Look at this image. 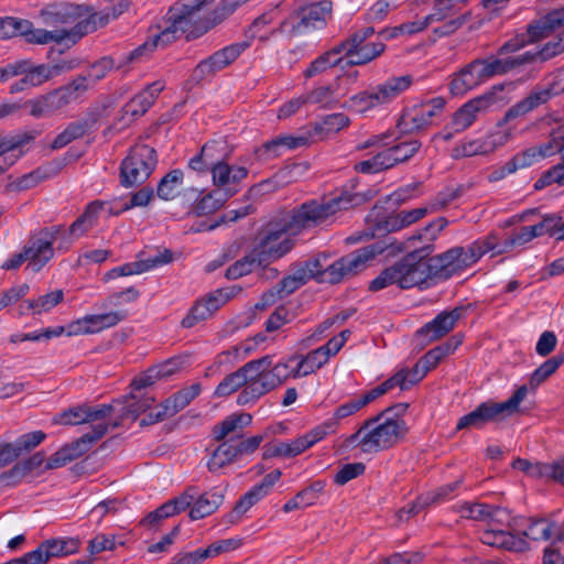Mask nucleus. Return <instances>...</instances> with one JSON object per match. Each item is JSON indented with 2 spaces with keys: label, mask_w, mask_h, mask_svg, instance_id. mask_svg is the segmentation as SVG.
Segmentation results:
<instances>
[{
  "label": "nucleus",
  "mask_w": 564,
  "mask_h": 564,
  "mask_svg": "<svg viewBox=\"0 0 564 564\" xmlns=\"http://www.w3.org/2000/svg\"><path fill=\"white\" fill-rule=\"evenodd\" d=\"M350 203V197L343 195L329 199H312L303 203L284 217L265 225L258 234L257 242L252 249L254 256L259 258L264 267L282 258L294 246L292 237L323 224L339 210L348 209Z\"/></svg>",
  "instance_id": "nucleus-1"
},
{
  "label": "nucleus",
  "mask_w": 564,
  "mask_h": 564,
  "mask_svg": "<svg viewBox=\"0 0 564 564\" xmlns=\"http://www.w3.org/2000/svg\"><path fill=\"white\" fill-rule=\"evenodd\" d=\"M408 408V403H399L365 420L355 433L344 437L341 447L358 449L362 454H377L393 447L408 433L402 417Z\"/></svg>",
  "instance_id": "nucleus-2"
},
{
  "label": "nucleus",
  "mask_w": 564,
  "mask_h": 564,
  "mask_svg": "<svg viewBox=\"0 0 564 564\" xmlns=\"http://www.w3.org/2000/svg\"><path fill=\"white\" fill-rule=\"evenodd\" d=\"M379 397H381L380 391L376 387L362 395L346 401L334 410L330 417L314 426L305 434L288 442L265 445L264 456L292 458L304 453L328 435L335 434L343 420L355 415Z\"/></svg>",
  "instance_id": "nucleus-3"
},
{
  "label": "nucleus",
  "mask_w": 564,
  "mask_h": 564,
  "mask_svg": "<svg viewBox=\"0 0 564 564\" xmlns=\"http://www.w3.org/2000/svg\"><path fill=\"white\" fill-rule=\"evenodd\" d=\"M425 248L409 252L402 259L386 268L370 282L369 289L371 291H379L393 284L401 289L427 288L429 281L435 276L431 259L422 254Z\"/></svg>",
  "instance_id": "nucleus-4"
},
{
  "label": "nucleus",
  "mask_w": 564,
  "mask_h": 564,
  "mask_svg": "<svg viewBox=\"0 0 564 564\" xmlns=\"http://www.w3.org/2000/svg\"><path fill=\"white\" fill-rule=\"evenodd\" d=\"M383 251V246L373 243L336 260L325 269H323L318 259L308 260L299 269L307 275V281L317 278L323 282L335 284L339 283L346 276L356 274L358 271L365 269L368 261L381 254Z\"/></svg>",
  "instance_id": "nucleus-5"
},
{
  "label": "nucleus",
  "mask_w": 564,
  "mask_h": 564,
  "mask_svg": "<svg viewBox=\"0 0 564 564\" xmlns=\"http://www.w3.org/2000/svg\"><path fill=\"white\" fill-rule=\"evenodd\" d=\"M207 0H182L176 2L166 13V26L160 32L153 34L152 39L145 41L142 45L131 51L127 59L129 62L138 61L145 54H149L158 46H165L176 40L180 33L189 30L194 11Z\"/></svg>",
  "instance_id": "nucleus-6"
},
{
  "label": "nucleus",
  "mask_w": 564,
  "mask_h": 564,
  "mask_svg": "<svg viewBox=\"0 0 564 564\" xmlns=\"http://www.w3.org/2000/svg\"><path fill=\"white\" fill-rule=\"evenodd\" d=\"M554 95L555 93L552 87L534 88L525 98L511 106L496 127L484 134L488 153H494L513 140L514 129L507 127L508 122L523 117L541 105L546 104Z\"/></svg>",
  "instance_id": "nucleus-7"
},
{
  "label": "nucleus",
  "mask_w": 564,
  "mask_h": 564,
  "mask_svg": "<svg viewBox=\"0 0 564 564\" xmlns=\"http://www.w3.org/2000/svg\"><path fill=\"white\" fill-rule=\"evenodd\" d=\"M495 247L492 237H484L467 247H453L434 258H430L434 276L436 279H449L470 268Z\"/></svg>",
  "instance_id": "nucleus-8"
},
{
  "label": "nucleus",
  "mask_w": 564,
  "mask_h": 564,
  "mask_svg": "<svg viewBox=\"0 0 564 564\" xmlns=\"http://www.w3.org/2000/svg\"><path fill=\"white\" fill-rule=\"evenodd\" d=\"M332 10L330 0L301 4L281 21L278 32L292 39L323 29L332 15Z\"/></svg>",
  "instance_id": "nucleus-9"
},
{
  "label": "nucleus",
  "mask_w": 564,
  "mask_h": 564,
  "mask_svg": "<svg viewBox=\"0 0 564 564\" xmlns=\"http://www.w3.org/2000/svg\"><path fill=\"white\" fill-rule=\"evenodd\" d=\"M528 394L525 384L519 387L514 393L503 402L486 401L477 405L471 412L463 415L457 424L456 430L464 429H481L490 422H498L511 416L519 410L520 403Z\"/></svg>",
  "instance_id": "nucleus-10"
},
{
  "label": "nucleus",
  "mask_w": 564,
  "mask_h": 564,
  "mask_svg": "<svg viewBox=\"0 0 564 564\" xmlns=\"http://www.w3.org/2000/svg\"><path fill=\"white\" fill-rule=\"evenodd\" d=\"M87 91L85 79L75 77L68 84L29 100L30 115L42 118L62 112L69 105L79 102Z\"/></svg>",
  "instance_id": "nucleus-11"
},
{
  "label": "nucleus",
  "mask_w": 564,
  "mask_h": 564,
  "mask_svg": "<svg viewBox=\"0 0 564 564\" xmlns=\"http://www.w3.org/2000/svg\"><path fill=\"white\" fill-rule=\"evenodd\" d=\"M264 362L261 360H250L238 370L227 375L215 388L214 397L226 398L242 389L237 397V403L239 405H248L256 402L261 397L251 395L250 388H252L251 384L253 382H258L257 377L259 372L257 371Z\"/></svg>",
  "instance_id": "nucleus-12"
},
{
  "label": "nucleus",
  "mask_w": 564,
  "mask_h": 564,
  "mask_svg": "<svg viewBox=\"0 0 564 564\" xmlns=\"http://www.w3.org/2000/svg\"><path fill=\"white\" fill-rule=\"evenodd\" d=\"M373 34L375 29L367 26L356 31L337 45L340 54L347 58L348 65H366L384 52L386 44L382 41H370Z\"/></svg>",
  "instance_id": "nucleus-13"
},
{
  "label": "nucleus",
  "mask_w": 564,
  "mask_h": 564,
  "mask_svg": "<svg viewBox=\"0 0 564 564\" xmlns=\"http://www.w3.org/2000/svg\"><path fill=\"white\" fill-rule=\"evenodd\" d=\"M296 359V355H292L286 360L273 365L272 357L269 355L259 358L258 360L265 362L257 371L259 372V376L257 377L258 382H253L251 384V395L262 397L276 387L281 386L289 378H303L302 376H295L297 362Z\"/></svg>",
  "instance_id": "nucleus-14"
},
{
  "label": "nucleus",
  "mask_w": 564,
  "mask_h": 564,
  "mask_svg": "<svg viewBox=\"0 0 564 564\" xmlns=\"http://www.w3.org/2000/svg\"><path fill=\"white\" fill-rule=\"evenodd\" d=\"M155 150L147 144L134 145L120 166L121 184L126 187L148 180L156 165Z\"/></svg>",
  "instance_id": "nucleus-15"
},
{
  "label": "nucleus",
  "mask_w": 564,
  "mask_h": 564,
  "mask_svg": "<svg viewBox=\"0 0 564 564\" xmlns=\"http://www.w3.org/2000/svg\"><path fill=\"white\" fill-rule=\"evenodd\" d=\"M40 18L43 24L53 30L62 28L74 30L79 23L90 20L91 7L67 1L55 2L43 8L40 11Z\"/></svg>",
  "instance_id": "nucleus-16"
},
{
  "label": "nucleus",
  "mask_w": 564,
  "mask_h": 564,
  "mask_svg": "<svg viewBox=\"0 0 564 564\" xmlns=\"http://www.w3.org/2000/svg\"><path fill=\"white\" fill-rule=\"evenodd\" d=\"M59 232V226H52L40 230L29 239L23 248L28 259V269L39 272L54 257L53 245Z\"/></svg>",
  "instance_id": "nucleus-17"
},
{
  "label": "nucleus",
  "mask_w": 564,
  "mask_h": 564,
  "mask_svg": "<svg viewBox=\"0 0 564 564\" xmlns=\"http://www.w3.org/2000/svg\"><path fill=\"white\" fill-rule=\"evenodd\" d=\"M77 66L75 61L62 59L55 64H34L31 59H17L13 62V77L26 75L33 87H39L63 73L73 70Z\"/></svg>",
  "instance_id": "nucleus-18"
},
{
  "label": "nucleus",
  "mask_w": 564,
  "mask_h": 564,
  "mask_svg": "<svg viewBox=\"0 0 564 564\" xmlns=\"http://www.w3.org/2000/svg\"><path fill=\"white\" fill-rule=\"evenodd\" d=\"M229 152L223 150L218 155L212 173L214 186L224 191L227 197L236 195L241 189V183L248 176V169L242 165H230Z\"/></svg>",
  "instance_id": "nucleus-19"
},
{
  "label": "nucleus",
  "mask_w": 564,
  "mask_h": 564,
  "mask_svg": "<svg viewBox=\"0 0 564 564\" xmlns=\"http://www.w3.org/2000/svg\"><path fill=\"white\" fill-rule=\"evenodd\" d=\"M108 431V425L99 423L93 432L83 434L78 440L66 444L56 451L46 462V469H57L77 459L85 454L90 446L100 440Z\"/></svg>",
  "instance_id": "nucleus-20"
},
{
  "label": "nucleus",
  "mask_w": 564,
  "mask_h": 564,
  "mask_svg": "<svg viewBox=\"0 0 564 564\" xmlns=\"http://www.w3.org/2000/svg\"><path fill=\"white\" fill-rule=\"evenodd\" d=\"M488 106L486 97H477L465 102L452 116L451 121L437 133L433 140H452L456 134L464 132L474 124L478 113Z\"/></svg>",
  "instance_id": "nucleus-21"
},
{
  "label": "nucleus",
  "mask_w": 564,
  "mask_h": 564,
  "mask_svg": "<svg viewBox=\"0 0 564 564\" xmlns=\"http://www.w3.org/2000/svg\"><path fill=\"white\" fill-rule=\"evenodd\" d=\"M113 410L115 406L112 404H100L96 406L86 404L76 405L59 413L54 421L66 425L91 423V432L94 431V426L99 423L107 424L108 427H117L119 425L117 421H113L112 423L106 422V419L111 412H113Z\"/></svg>",
  "instance_id": "nucleus-22"
},
{
  "label": "nucleus",
  "mask_w": 564,
  "mask_h": 564,
  "mask_svg": "<svg viewBox=\"0 0 564 564\" xmlns=\"http://www.w3.org/2000/svg\"><path fill=\"white\" fill-rule=\"evenodd\" d=\"M26 26L21 28L20 36H23L25 42L30 44L69 43L74 45L85 36L83 31L85 25H80V23L74 30H66L65 28L57 30L36 29L29 20H26Z\"/></svg>",
  "instance_id": "nucleus-23"
},
{
  "label": "nucleus",
  "mask_w": 564,
  "mask_h": 564,
  "mask_svg": "<svg viewBox=\"0 0 564 564\" xmlns=\"http://www.w3.org/2000/svg\"><path fill=\"white\" fill-rule=\"evenodd\" d=\"M445 104L446 101L443 97H435L415 105L402 116L399 127L406 132L424 130L443 111Z\"/></svg>",
  "instance_id": "nucleus-24"
},
{
  "label": "nucleus",
  "mask_w": 564,
  "mask_h": 564,
  "mask_svg": "<svg viewBox=\"0 0 564 564\" xmlns=\"http://www.w3.org/2000/svg\"><path fill=\"white\" fill-rule=\"evenodd\" d=\"M123 311H112L102 314H88L68 324V336L96 334L119 324L126 318Z\"/></svg>",
  "instance_id": "nucleus-25"
},
{
  "label": "nucleus",
  "mask_w": 564,
  "mask_h": 564,
  "mask_svg": "<svg viewBox=\"0 0 564 564\" xmlns=\"http://www.w3.org/2000/svg\"><path fill=\"white\" fill-rule=\"evenodd\" d=\"M555 28L556 26L551 25L547 21L546 14L542 20L530 23L524 31L516 33L512 37L506 41L499 47V54L508 55L516 53L529 44L547 37Z\"/></svg>",
  "instance_id": "nucleus-26"
},
{
  "label": "nucleus",
  "mask_w": 564,
  "mask_h": 564,
  "mask_svg": "<svg viewBox=\"0 0 564 564\" xmlns=\"http://www.w3.org/2000/svg\"><path fill=\"white\" fill-rule=\"evenodd\" d=\"M454 1L455 0H436L434 13L427 14L415 21L402 23L391 30H386L382 32V35L384 39H393L400 34H414L423 31L430 23L443 20L452 10Z\"/></svg>",
  "instance_id": "nucleus-27"
},
{
  "label": "nucleus",
  "mask_w": 564,
  "mask_h": 564,
  "mask_svg": "<svg viewBox=\"0 0 564 564\" xmlns=\"http://www.w3.org/2000/svg\"><path fill=\"white\" fill-rule=\"evenodd\" d=\"M241 45H229L226 46L208 58L202 61L194 69V77L197 80H202L206 77L214 75L215 73L224 69L232 62H235L242 52Z\"/></svg>",
  "instance_id": "nucleus-28"
},
{
  "label": "nucleus",
  "mask_w": 564,
  "mask_h": 564,
  "mask_svg": "<svg viewBox=\"0 0 564 564\" xmlns=\"http://www.w3.org/2000/svg\"><path fill=\"white\" fill-rule=\"evenodd\" d=\"M105 2L106 7L99 11H95L91 7L90 20L80 23V25H85V28H83L85 35L95 32L99 28L106 26L110 21L119 18L128 10L131 0H105Z\"/></svg>",
  "instance_id": "nucleus-29"
},
{
  "label": "nucleus",
  "mask_w": 564,
  "mask_h": 564,
  "mask_svg": "<svg viewBox=\"0 0 564 564\" xmlns=\"http://www.w3.org/2000/svg\"><path fill=\"white\" fill-rule=\"evenodd\" d=\"M165 82L162 79L149 84L142 91L133 96L124 106L123 113L130 118L143 116L164 90Z\"/></svg>",
  "instance_id": "nucleus-30"
},
{
  "label": "nucleus",
  "mask_w": 564,
  "mask_h": 564,
  "mask_svg": "<svg viewBox=\"0 0 564 564\" xmlns=\"http://www.w3.org/2000/svg\"><path fill=\"white\" fill-rule=\"evenodd\" d=\"M462 314L463 311L458 307L449 312H442L433 321L420 328L417 334L423 336L429 343L437 340L454 329Z\"/></svg>",
  "instance_id": "nucleus-31"
},
{
  "label": "nucleus",
  "mask_w": 564,
  "mask_h": 564,
  "mask_svg": "<svg viewBox=\"0 0 564 564\" xmlns=\"http://www.w3.org/2000/svg\"><path fill=\"white\" fill-rule=\"evenodd\" d=\"M413 83L414 77L410 74H404L388 77L386 80L372 88L378 96L380 106L382 107L395 100L400 95L406 91Z\"/></svg>",
  "instance_id": "nucleus-32"
},
{
  "label": "nucleus",
  "mask_w": 564,
  "mask_h": 564,
  "mask_svg": "<svg viewBox=\"0 0 564 564\" xmlns=\"http://www.w3.org/2000/svg\"><path fill=\"white\" fill-rule=\"evenodd\" d=\"M106 204L101 202L90 203L82 216H79L68 229V239H65L64 249H68L74 239L83 237L87 231L94 228L97 224L100 212L105 208Z\"/></svg>",
  "instance_id": "nucleus-33"
},
{
  "label": "nucleus",
  "mask_w": 564,
  "mask_h": 564,
  "mask_svg": "<svg viewBox=\"0 0 564 564\" xmlns=\"http://www.w3.org/2000/svg\"><path fill=\"white\" fill-rule=\"evenodd\" d=\"M426 376L425 370L416 362L413 368L401 369L391 378L377 386L380 395H383L394 387L401 390H408L415 383L420 382Z\"/></svg>",
  "instance_id": "nucleus-34"
},
{
  "label": "nucleus",
  "mask_w": 564,
  "mask_h": 564,
  "mask_svg": "<svg viewBox=\"0 0 564 564\" xmlns=\"http://www.w3.org/2000/svg\"><path fill=\"white\" fill-rule=\"evenodd\" d=\"M490 78L496 76H503L508 73L513 72L514 69L530 64V55L520 54L517 56H507L500 55L499 48L497 50L496 55H490L486 57Z\"/></svg>",
  "instance_id": "nucleus-35"
},
{
  "label": "nucleus",
  "mask_w": 564,
  "mask_h": 564,
  "mask_svg": "<svg viewBox=\"0 0 564 564\" xmlns=\"http://www.w3.org/2000/svg\"><path fill=\"white\" fill-rule=\"evenodd\" d=\"M224 494L217 490H210L198 495L189 509V518L192 520H200L213 514L224 502Z\"/></svg>",
  "instance_id": "nucleus-36"
},
{
  "label": "nucleus",
  "mask_w": 564,
  "mask_h": 564,
  "mask_svg": "<svg viewBox=\"0 0 564 564\" xmlns=\"http://www.w3.org/2000/svg\"><path fill=\"white\" fill-rule=\"evenodd\" d=\"M223 150H226L224 142L210 141L205 143L199 153L188 161L189 169L199 173L209 171L212 174L213 166Z\"/></svg>",
  "instance_id": "nucleus-37"
},
{
  "label": "nucleus",
  "mask_w": 564,
  "mask_h": 564,
  "mask_svg": "<svg viewBox=\"0 0 564 564\" xmlns=\"http://www.w3.org/2000/svg\"><path fill=\"white\" fill-rule=\"evenodd\" d=\"M462 343H463V336L460 334L454 335L444 344L430 349L417 361V364L427 373L430 370L434 369L443 358L453 354L462 345Z\"/></svg>",
  "instance_id": "nucleus-38"
},
{
  "label": "nucleus",
  "mask_w": 564,
  "mask_h": 564,
  "mask_svg": "<svg viewBox=\"0 0 564 564\" xmlns=\"http://www.w3.org/2000/svg\"><path fill=\"white\" fill-rule=\"evenodd\" d=\"M64 299V293L62 290H55L48 292L44 295H40L37 299L25 300L20 306V314H29L32 313L34 315L47 313L56 305H58Z\"/></svg>",
  "instance_id": "nucleus-39"
},
{
  "label": "nucleus",
  "mask_w": 564,
  "mask_h": 564,
  "mask_svg": "<svg viewBox=\"0 0 564 564\" xmlns=\"http://www.w3.org/2000/svg\"><path fill=\"white\" fill-rule=\"evenodd\" d=\"M154 402V398L149 394H142L140 397L130 395L124 399L123 402L117 401L112 405L113 411L120 413V419L137 420L141 413L145 412Z\"/></svg>",
  "instance_id": "nucleus-40"
},
{
  "label": "nucleus",
  "mask_w": 564,
  "mask_h": 564,
  "mask_svg": "<svg viewBox=\"0 0 564 564\" xmlns=\"http://www.w3.org/2000/svg\"><path fill=\"white\" fill-rule=\"evenodd\" d=\"M486 237L494 238V245L496 247L491 251L495 254H502L510 251L516 246H522L530 242L532 239L536 238L538 235L533 226H524L502 241H499L498 236L495 232H490Z\"/></svg>",
  "instance_id": "nucleus-41"
},
{
  "label": "nucleus",
  "mask_w": 564,
  "mask_h": 564,
  "mask_svg": "<svg viewBox=\"0 0 564 564\" xmlns=\"http://www.w3.org/2000/svg\"><path fill=\"white\" fill-rule=\"evenodd\" d=\"M202 391V386L199 383H193L189 387H186L178 392L174 393L172 397L165 400L164 402V415H174L178 411L183 410L187 406L191 401H193L196 397L199 395Z\"/></svg>",
  "instance_id": "nucleus-42"
},
{
  "label": "nucleus",
  "mask_w": 564,
  "mask_h": 564,
  "mask_svg": "<svg viewBox=\"0 0 564 564\" xmlns=\"http://www.w3.org/2000/svg\"><path fill=\"white\" fill-rule=\"evenodd\" d=\"M296 371L295 376L306 377L316 370L321 369L328 362V358L325 356L323 350L318 347L311 350L306 355H296Z\"/></svg>",
  "instance_id": "nucleus-43"
},
{
  "label": "nucleus",
  "mask_w": 564,
  "mask_h": 564,
  "mask_svg": "<svg viewBox=\"0 0 564 564\" xmlns=\"http://www.w3.org/2000/svg\"><path fill=\"white\" fill-rule=\"evenodd\" d=\"M476 69L470 62L452 79L449 89L454 95H464L468 90L476 88L481 84L479 77L476 75Z\"/></svg>",
  "instance_id": "nucleus-44"
},
{
  "label": "nucleus",
  "mask_w": 564,
  "mask_h": 564,
  "mask_svg": "<svg viewBox=\"0 0 564 564\" xmlns=\"http://www.w3.org/2000/svg\"><path fill=\"white\" fill-rule=\"evenodd\" d=\"M476 69L470 62L452 79L449 89L454 95H464L468 90L476 88L481 84L479 77L476 75Z\"/></svg>",
  "instance_id": "nucleus-45"
},
{
  "label": "nucleus",
  "mask_w": 564,
  "mask_h": 564,
  "mask_svg": "<svg viewBox=\"0 0 564 564\" xmlns=\"http://www.w3.org/2000/svg\"><path fill=\"white\" fill-rule=\"evenodd\" d=\"M48 560L75 554L80 547L78 538H55L43 542Z\"/></svg>",
  "instance_id": "nucleus-46"
},
{
  "label": "nucleus",
  "mask_w": 564,
  "mask_h": 564,
  "mask_svg": "<svg viewBox=\"0 0 564 564\" xmlns=\"http://www.w3.org/2000/svg\"><path fill=\"white\" fill-rule=\"evenodd\" d=\"M480 541L489 546L505 549L508 551H518V544L520 543V541L510 532L494 529L485 530L480 534Z\"/></svg>",
  "instance_id": "nucleus-47"
},
{
  "label": "nucleus",
  "mask_w": 564,
  "mask_h": 564,
  "mask_svg": "<svg viewBox=\"0 0 564 564\" xmlns=\"http://www.w3.org/2000/svg\"><path fill=\"white\" fill-rule=\"evenodd\" d=\"M251 421L249 413L231 414L213 427L214 438L220 442L237 429L249 425Z\"/></svg>",
  "instance_id": "nucleus-48"
},
{
  "label": "nucleus",
  "mask_w": 564,
  "mask_h": 564,
  "mask_svg": "<svg viewBox=\"0 0 564 564\" xmlns=\"http://www.w3.org/2000/svg\"><path fill=\"white\" fill-rule=\"evenodd\" d=\"M184 173L181 170L169 172L159 183L156 194L161 199H174L181 192Z\"/></svg>",
  "instance_id": "nucleus-49"
},
{
  "label": "nucleus",
  "mask_w": 564,
  "mask_h": 564,
  "mask_svg": "<svg viewBox=\"0 0 564 564\" xmlns=\"http://www.w3.org/2000/svg\"><path fill=\"white\" fill-rule=\"evenodd\" d=\"M393 166L390 151L387 148L372 158L358 162L355 165V170L364 174H377Z\"/></svg>",
  "instance_id": "nucleus-50"
},
{
  "label": "nucleus",
  "mask_w": 564,
  "mask_h": 564,
  "mask_svg": "<svg viewBox=\"0 0 564 564\" xmlns=\"http://www.w3.org/2000/svg\"><path fill=\"white\" fill-rule=\"evenodd\" d=\"M488 154L484 135L475 139L463 140L451 151V158L454 160Z\"/></svg>",
  "instance_id": "nucleus-51"
},
{
  "label": "nucleus",
  "mask_w": 564,
  "mask_h": 564,
  "mask_svg": "<svg viewBox=\"0 0 564 564\" xmlns=\"http://www.w3.org/2000/svg\"><path fill=\"white\" fill-rule=\"evenodd\" d=\"M341 62V56L338 46L336 45L330 51L319 55L315 58L304 72L306 78H311L323 74L327 69L338 65Z\"/></svg>",
  "instance_id": "nucleus-52"
},
{
  "label": "nucleus",
  "mask_w": 564,
  "mask_h": 564,
  "mask_svg": "<svg viewBox=\"0 0 564 564\" xmlns=\"http://www.w3.org/2000/svg\"><path fill=\"white\" fill-rule=\"evenodd\" d=\"M236 445L231 441L223 442L213 453L207 466L209 471L216 473L238 457Z\"/></svg>",
  "instance_id": "nucleus-53"
},
{
  "label": "nucleus",
  "mask_w": 564,
  "mask_h": 564,
  "mask_svg": "<svg viewBox=\"0 0 564 564\" xmlns=\"http://www.w3.org/2000/svg\"><path fill=\"white\" fill-rule=\"evenodd\" d=\"M344 107L348 110L364 113L381 106L378 100V96L376 95L373 88H371L369 90H365L351 96L345 101Z\"/></svg>",
  "instance_id": "nucleus-54"
},
{
  "label": "nucleus",
  "mask_w": 564,
  "mask_h": 564,
  "mask_svg": "<svg viewBox=\"0 0 564 564\" xmlns=\"http://www.w3.org/2000/svg\"><path fill=\"white\" fill-rule=\"evenodd\" d=\"M263 267L264 265L259 260V258L254 256L253 250H251L249 254L245 256L240 260H237L226 270V278L229 280H236L249 274L256 269Z\"/></svg>",
  "instance_id": "nucleus-55"
},
{
  "label": "nucleus",
  "mask_w": 564,
  "mask_h": 564,
  "mask_svg": "<svg viewBox=\"0 0 564 564\" xmlns=\"http://www.w3.org/2000/svg\"><path fill=\"white\" fill-rule=\"evenodd\" d=\"M564 52V43L560 33L546 42L540 50L527 51L523 54L530 55V64L536 61L545 62Z\"/></svg>",
  "instance_id": "nucleus-56"
},
{
  "label": "nucleus",
  "mask_w": 564,
  "mask_h": 564,
  "mask_svg": "<svg viewBox=\"0 0 564 564\" xmlns=\"http://www.w3.org/2000/svg\"><path fill=\"white\" fill-rule=\"evenodd\" d=\"M350 124L349 118L341 113H330L325 116L315 124V131L319 134L328 135L339 132Z\"/></svg>",
  "instance_id": "nucleus-57"
},
{
  "label": "nucleus",
  "mask_w": 564,
  "mask_h": 564,
  "mask_svg": "<svg viewBox=\"0 0 564 564\" xmlns=\"http://www.w3.org/2000/svg\"><path fill=\"white\" fill-rule=\"evenodd\" d=\"M115 66L111 57H102L94 63L86 74L76 76L77 78H84L86 83V89L89 90L97 82L102 79Z\"/></svg>",
  "instance_id": "nucleus-58"
},
{
  "label": "nucleus",
  "mask_w": 564,
  "mask_h": 564,
  "mask_svg": "<svg viewBox=\"0 0 564 564\" xmlns=\"http://www.w3.org/2000/svg\"><path fill=\"white\" fill-rule=\"evenodd\" d=\"M421 142L416 139L400 141L394 145L388 147L394 166L410 160L421 148Z\"/></svg>",
  "instance_id": "nucleus-59"
},
{
  "label": "nucleus",
  "mask_w": 564,
  "mask_h": 564,
  "mask_svg": "<svg viewBox=\"0 0 564 564\" xmlns=\"http://www.w3.org/2000/svg\"><path fill=\"white\" fill-rule=\"evenodd\" d=\"M557 533L558 527L545 519L533 521L525 531V535L534 541H549Z\"/></svg>",
  "instance_id": "nucleus-60"
},
{
  "label": "nucleus",
  "mask_w": 564,
  "mask_h": 564,
  "mask_svg": "<svg viewBox=\"0 0 564 564\" xmlns=\"http://www.w3.org/2000/svg\"><path fill=\"white\" fill-rule=\"evenodd\" d=\"M462 482L463 480L458 479L451 484L443 485L433 491L427 492L426 496L423 498V502L420 506L438 505L454 498L455 496H457V491L460 488Z\"/></svg>",
  "instance_id": "nucleus-61"
},
{
  "label": "nucleus",
  "mask_w": 564,
  "mask_h": 564,
  "mask_svg": "<svg viewBox=\"0 0 564 564\" xmlns=\"http://www.w3.org/2000/svg\"><path fill=\"white\" fill-rule=\"evenodd\" d=\"M564 362L563 356H555L545 360L540 367H538L531 375L529 383L532 389L538 388L550 376H552L557 368Z\"/></svg>",
  "instance_id": "nucleus-62"
},
{
  "label": "nucleus",
  "mask_w": 564,
  "mask_h": 564,
  "mask_svg": "<svg viewBox=\"0 0 564 564\" xmlns=\"http://www.w3.org/2000/svg\"><path fill=\"white\" fill-rule=\"evenodd\" d=\"M264 495L253 486L236 502L235 508L229 514L230 521H238L252 506L262 500Z\"/></svg>",
  "instance_id": "nucleus-63"
},
{
  "label": "nucleus",
  "mask_w": 564,
  "mask_h": 564,
  "mask_svg": "<svg viewBox=\"0 0 564 564\" xmlns=\"http://www.w3.org/2000/svg\"><path fill=\"white\" fill-rule=\"evenodd\" d=\"M539 150L543 159L555 155L564 150V128H554L550 132L549 140L540 144Z\"/></svg>",
  "instance_id": "nucleus-64"
}]
</instances>
